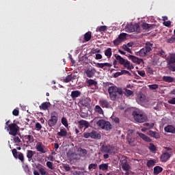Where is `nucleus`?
<instances>
[{
	"label": "nucleus",
	"mask_w": 175,
	"mask_h": 175,
	"mask_svg": "<svg viewBox=\"0 0 175 175\" xmlns=\"http://www.w3.org/2000/svg\"><path fill=\"white\" fill-rule=\"evenodd\" d=\"M36 150L38 151V152H41V154H45V152H47V149L44 145H43V143L42 142H38L36 146Z\"/></svg>",
	"instance_id": "nucleus-10"
},
{
	"label": "nucleus",
	"mask_w": 175,
	"mask_h": 175,
	"mask_svg": "<svg viewBox=\"0 0 175 175\" xmlns=\"http://www.w3.org/2000/svg\"><path fill=\"white\" fill-rule=\"evenodd\" d=\"M126 32H137L140 33V26L139 25H132V24H127L125 27Z\"/></svg>",
	"instance_id": "nucleus-7"
},
{
	"label": "nucleus",
	"mask_w": 175,
	"mask_h": 175,
	"mask_svg": "<svg viewBox=\"0 0 175 175\" xmlns=\"http://www.w3.org/2000/svg\"><path fill=\"white\" fill-rule=\"evenodd\" d=\"M168 69L171 72H175V54H170V58L167 60Z\"/></svg>",
	"instance_id": "nucleus-8"
},
{
	"label": "nucleus",
	"mask_w": 175,
	"mask_h": 175,
	"mask_svg": "<svg viewBox=\"0 0 175 175\" xmlns=\"http://www.w3.org/2000/svg\"><path fill=\"white\" fill-rule=\"evenodd\" d=\"M77 78L76 74H70L67 75L66 78L63 79V83H70V81H73V80H76Z\"/></svg>",
	"instance_id": "nucleus-12"
},
{
	"label": "nucleus",
	"mask_w": 175,
	"mask_h": 175,
	"mask_svg": "<svg viewBox=\"0 0 175 175\" xmlns=\"http://www.w3.org/2000/svg\"><path fill=\"white\" fill-rule=\"evenodd\" d=\"M108 93L111 100H117V98L122 95V89L116 85L110 86L108 88Z\"/></svg>",
	"instance_id": "nucleus-1"
},
{
	"label": "nucleus",
	"mask_w": 175,
	"mask_h": 175,
	"mask_svg": "<svg viewBox=\"0 0 175 175\" xmlns=\"http://www.w3.org/2000/svg\"><path fill=\"white\" fill-rule=\"evenodd\" d=\"M122 49L123 50H124L125 51H127V53H130V54H132V51L131 50V49H129L126 44H123L122 45Z\"/></svg>",
	"instance_id": "nucleus-46"
},
{
	"label": "nucleus",
	"mask_w": 175,
	"mask_h": 175,
	"mask_svg": "<svg viewBox=\"0 0 175 175\" xmlns=\"http://www.w3.org/2000/svg\"><path fill=\"white\" fill-rule=\"evenodd\" d=\"M154 125H155V124L154 123H144V126H147L148 128H149V129H152V128H154Z\"/></svg>",
	"instance_id": "nucleus-48"
},
{
	"label": "nucleus",
	"mask_w": 175,
	"mask_h": 175,
	"mask_svg": "<svg viewBox=\"0 0 175 175\" xmlns=\"http://www.w3.org/2000/svg\"><path fill=\"white\" fill-rule=\"evenodd\" d=\"M79 125L85 126V129H87L90 126V122L87 120H81L78 122Z\"/></svg>",
	"instance_id": "nucleus-28"
},
{
	"label": "nucleus",
	"mask_w": 175,
	"mask_h": 175,
	"mask_svg": "<svg viewBox=\"0 0 175 175\" xmlns=\"http://www.w3.org/2000/svg\"><path fill=\"white\" fill-rule=\"evenodd\" d=\"M57 122H58V113L57 111H53L51 113L50 119L47 121L49 127L53 128V126H55Z\"/></svg>",
	"instance_id": "nucleus-5"
},
{
	"label": "nucleus",
	"mask_w": 175,
	"mask_h": 175,
	"mask_svg": "<svg viewBox=\"0 0 175 175\" xmlns=\"http://www.w3.org/2000/svg\"><path fill=\"white\" fill-rule=\"evenodd\" d=\"M70 96H71L72 99L73 100H75L77 99V98L81 96V92H80V90H74V91L71 92Z\"/></svg>",
	"instance_id": "nucleus-17"
},
{
	"label": "nucleus",
	"mask_w": 175,
	"mask_h": 175,
	"mask_svg": "<svg viewBox=\"0 0 175 175\" xmlns=\"http://www.w3.org/2000/svg\"><path fill=\"white\" fill-rule=\"evenodd\" d=\"M138 136L144 140V142H146L147 143H151L152 140L151 138H150L148 136L146 135L145 134H143L142 133H138Z\"/></svg>",
	"instance_id": "nucleus-23"
},
{
	"label": "nucleus",
	"mask_w": 175,
	"mask_h": 175,
	"mask_svg": "<svg viewBox=\"0 0 175 175\" xmlns=\"http://www.w3.org/2000/svg\"><path fill=\"white\" fill-rule=\"evenodd\" d=\"M159 55H160V57H162L163 58L166 57V53L165 52V51L161 49L159 51Z\"/></svg>",
	"instance_id": "nucleus-55"
},
{
	"label": "nucleus",
	"mask_w": 175,
	"mask_h": 175,
	"mask_svg": "<svg viewBox=\"0 0 175 175\" xmlns=\"http://www.w3.org/2000/svg\"><path fill=\"white\" fill-rule=\"evenodd\" d=\"M68 135V131L65 129H61L60 131L57 133V136H60L61 137H65Z\"/></svg>",
	"instance_id": "nucleus-30"
},
{
	"label": "nucleus",
	"mask_w": 175,
	"mask_h": 175,
	"mask_svg": "<svg viewBox=\"0 0 175 175\" xmlns=\"http://www.w3.org/2000/svg\"><path fill=\"white\" fill-rule=\"evenodd\" d=\"M96 70H95V68H88L85 71V73L87 76V77H94V76H95V73H96Z\"/></svg>",
	"instance_id": "nucleus-14"
},
{
	"label": "nucleus",
	"mask_w": 175,
	"mask_h": 175,
	"mask_svg": "<svg viewBox=\"0 0 175 175\" xmlns=\"http://www.w3.org/2000/svg\"><path fill=\"white\" fill-rule=\"evenodd\" d=\"M165 132H167V133H175V127L173 125H167L164 128Z\"/></svg>",
	"instance_id": "nucleus-18"
},
{
	"label": "nucleus",
	"mask_w": 175,
	"mask_h": 175,
	"mask_svg": "<svg viewBox=\"0 0 175 175\" xmlns=\"http://www.w3.org/2000/svg\"><path fill=\"white\" fill-rule=\"evenodd\" d=\"M90 137L91 139H100L102 137V135H100V133L95 131H92L90 133Z\"/></svg>",
	"instance_id": "nucleus-24"
},
{
	"label": "nucleus",
	"mask_w": 175,
	"mask_h": 175,
	"mask_svg": "<svg viewBox=\"0 0 175 175\" xmlns=\"http://www.w3.org/2000/svg\"><path fill=\"white\" fill-rule=\"evenodd\" d=\"M129 59H131L134 64H137V65H142V64H144L143 59H139V57L136 56L129 55Z\"/></svg>",
	"instance_id": "nucleus-11"
},
{
	"label": "nucleus",
	"mask_w": 175,
	"mask_h": 175,
	"mask_svg": "<svg viewBox=\"0 0 175 175\" xmlns=\"http://www.w3.org/2000/svg\"><path fill=\"white\" fill-rule=\"evenodd\" d=\"M163 81H165V83H173L174 82V78L170 76H163Z\"/></svg>",
	"instance_id": "nucleus-29"
},
{
	"label": "nucleus",
	"mask_w": 175,
	"mask_h": 175,
	"mask_svg": "<svg viewBox=\"0 0 175 175\" xmlns=\"http://www.w3.org/2000/svg\"><path fill=\"white\" fill-rule=\"evenodd\" d=\"M39 172L41 175H49V172H46V170L44 167H40Z\"/></svg>",
	"instance_id": "nucleus-44"
},
{
	"label": "nucleus",
	"mask_w": 175,
	"mask_h": 175,
	"mask_svg": "<svg viewBox=\"0 0 175 175\" xmlns=\"http://www.w3.org/2000/svg\"><path fill=\"white\" fill-rule=\"evenodd\" d=\"M113 54V52L111 51V48H108L105 51V55L107 57V58H111V55Z\"/></svg>",
	"instance_id": "nucleus-35"
},
{
	"label": "nucleus",
	"mask_w": 175,
	"mask_h": 175,
	"mask_svg": "<svg viewBox=\"0 0 175 175\" xmlns=\"http://www.w3.org/2000/svg\"><path fill=\"white\" fill-rule=\"evenodd\" d=\"M111 120L115 122V124H120V118L115 117V116H111Z\"/></svg>",
	"instance_id": "nucleus-53"
},
{
	"label": "nucleus",
	"mask_w": 175,
	"mask_h": 175,
	"mask_svg": "<svg viewBox=\"0 0 175 175\" xmlns=\"http://www.w3.org/2000/svg\"><path fill=\"white\" fill-rule=\"evenodd\" d=\"M154 47V44L151 42H146L145 44L144 49L148 53L152 51V48Z\"/></svg>",
	"instance_id": "nucleus-22"
},
{
	"label": "nucleus",
	"mask_w": 175,
	"mask_h": 175,
	"mask_svg": "<svg viewBox=\"0 0 175 175\" xmlns=\"http://www.w3.org/2000/svg\"><path fill=\"white\" fill-rule=\"evenodd\" d=\"M100 150L102 152H106V154H110V152H111V146L109 145L108 146L103 145L101 146Z\"/></svg>",
	"instance_id": "nucleus-20"
},
{
	"label": "nucleus",
	"mask_w": 175,
	"mask_h": 175,
	"mask_svg": "<svg viewBox=\"0 0 175 175\" xmlns=\"http://www.w3.org/2000/svg\"><path fill=\"white\" fill-rule=\"evenodd\" d=\"M122 75H123L122 70H121V72H117L115 74H113V77L117 78L119 76H122Z\"/></svg>",
	"instance_id": "nucleus-58"
},
{
	"label": "nucleus",
	"mask_w": 175,
	"mask_h": 175,
	"mask_svg": "<svg viewBox=\"0 0 175 175\" xmlns=\"http://www.w3.org/2000/svg\"><path fill=\"white\" fill-rule=\"evenodd\" d=\"M146 165L148 167H152V166H155V160H148Z\"/></svg>",
	"instance_id": "nucleus-39"
},
{
	"label": "nucleus",
	"mask_w": 175,
	"mask_h": 175,
	"mask_svg": "<svg viewBox=\"0 0 175 175\" xmlns=\"http://www.w3.org/2000/svg\"><path fill=\"white\" fill-rule=\"evenodd\" d=\"M142 29H150V28H152V25L148 24L147 23H144L142 25Z\"/></svg>",
	"instance_id": "nucleus-36"
},
{
	"label": "nucleus",
	"mask_w": 175,
	"mask_h": 175,
	"mask_svg": "<svg viewBox=\"0 0 175 175\" xmlns=\"http://www.w3.org/2000/svg\"><path fill=\"white\" fill-rule=\"evenodd\" d=\"M96 125L101 128V129H105V131H110L111 129V124L110 122H107L105 120H100L96 122Z\"/></svg>",
	"instance_id": "nucleus-6"
},
{
	"label": "nucleus",
	"mask_w": 175,
	"mask_h": 175,
	"mask_svg": "<svg viewBox=\"0 0 175 175\" xmlns=\"http://www.w3.org/2000/svg\"><path fill=\"white\" fill-rule=\"evenodd\" d=\"M50 106H51V104L49 102H44L40 105V110H47Z\"/></svg>",
	"instance_id": "nucleus-26"
},
{
	"label": "nucleus",
	"mask_w": 175,
	"mask_h": 175,
	"mask_svg": "<svg viewBox=\"0 0 175 175\" xmlns=\"http://www.w3.org/2000/svg\"><path fill=\"white\" fill-rule=\"evenodd\" d=\"M170 157H171V154L169 152H165L161 154V161L167 162V160L170 158Z\"/></svg>",
	"instance_id": "nucleus-19"
},
{
	"label": "nucleus",
	"mask_w": 175,
	"mask_h": 175,
	"mask_svg": "<svg viewBox=\"0 0 175 175\" xmlns=\"http://www.w3.org/2000/svg\"><path fill=\"white\" fill-rule=\"evenodd\" d=\"M46 166L49 167V169H51L53 170L54 169V166H53V163L51 161L46 162Z\"/></svg>",
	"instance_id": "nucleus-56"
},
{
	"label": "nucleus",
	"mask_w": 175,
	"mask_h": 175,
	"mask_svg": "<svg viewBox=\"0 0 175 175\" xmlns=\"http://www.w3.org/2000/svg\"><path fill=\"white\" fill-rule=\"evenodd\" d=\"M96 167H98L97 163H92V164H90L88 166L89 170H92V169L95 170L96 169Z\"/></svg>",
	"instance_id": "nucleus-42"
},
{
	"label": "nucleus",
	"mask_w": 175,
	"mask_h": 175,
	"mask_svg": "<svg viewBox=\"0 0 175 175\" xmlns=\"http://www.w3.org/2000/svg\"><path fill=\"white\" fill-rule=\"evenodd\" d=\"M99 170H103V172H107L109 170V164L103 163L99 165Z\"/></svg>",
	"instance_id": "nucleus-32"
},
{
	"label": "nucleus",
	"mask_w": 175,
	"mask_h": 175,
	"mask_svg": "<svg viewBox=\"0 0 175 175\" xmlns=\"http://www.w3.org/2000/svg\"><path fill=\"white\" fill-rule=\"evenodd\" d=\"M125 95L126 96H131V95H133V92L131 90L126 89Z\"/></svg>",
	"instance_id": "nucleus-50"
},
{
	"label": "nucleus",
	"mask_w": 175,
	"mask_h": 175,
	"mask_svg": "<svg viewBox=\"0 0 175 175\" xmlns=\"http://www.w3.org/2000/svg\"><path fill=\"white\" fill-rule=\"evenodd\" d=\"M149 150L152 152H154V151H157V147H155V145L154 144L150 143V146H149Z\"/></svg>",
	"instance_id": "nucleus-43"
},
{
	"label": "nucleus",
	"mask_w": 175,
	"mask_h": 175,
	"mask_svg": "<svg viewBox=\"0 0 175 175\" xmlns=\"http://www.w3.org/2000/svg\"><path fill=\"white\" fill-rule=\"evenodd\" d=\"M167 43H174L175 42V36H172V38H168L166 40Z\"/></svg>",
	"instance_id": "nucleus-52"
},
{
	"label": "nucleus",
	"mask_w": 175,
	"mask_h": 175,
	"mask_svg": "<svg viewBox=\"0 0 175 175\" xmlns=\"http://www.w3.org/2000/svg\"><path fill=\"white\" fill-rule=\"evenodd\" d=\"M107 29V27L106 26H100L96 29V31H98V32H105Z\"/></svg>",
	"instance_id": "nucleus-41"
},
{
	"label": "nucleus",
	"mask_w": 175,
	"mask_h": 175,
	"mask_svg": "<svg viewBox=\"0 0 175 175\" xmlns=\"http://www.w3.org/2000/svg\"><path fill=\"white\" fill-rule=\"evenodd\" d=\"M33 154H35V152L28 150L27 152V158L28 159V161H31L32 160V157H33Z\"/></svg>",
	"instance_id": "nucleus-33"
},
{
	"label": "nucleus",
	"mask_w": 175,
	"mask_h": 175,
	"mask_svg": "<svg viewBox=\"0 0 175 175\" xmlns=\"http://www.w3.org/2000/svg\"><path fill=\"white\" fill-rule=\"evenodd\" d=\"M98 103L103 109H109L110 107V101L106 99H101L98 101Z\"/></svg>",
	"instance_id": "nucleus-13"
},
{
	"label": "nucleus",
	"mask_w": 175,
	"mask_h": 175,
	"mask_svg": "<svg viewBox=\"0 0 175 175\" xmlns=\"http://www.w3.org/2000/svg\"><path fill=\"white\" fill-rule=\"evenodd\" d=\"M118 38L122 42L123 40H125L126 39V33H121L118 36Z\"/></svg>",
	"instance_id": "nucleus-40"
},
{
	"label": "nucleus",
	"mask_w": 175,
	"mask_h": 175,
	"mask_svg": "<svg viewBox=\"0 0 175 175\" xmlns=\"http://www.w3.org/2000/svg\"><path fill=\"white\" fill-rule=\"evenodd\" d=\"M115 58L118 61L120 65H123L124 68H126L128 70H132L133 69V65L131 64V62L125 59H124L121 55L118 54L114 55Z\"/></svg>",
	"instance_id": "nucleus-4"
},
{
	"label": "nucleus",
	"mask_w": 175,
	"mask_h": 175,
	"mask_svg": "<svg viewBox=\"0 0 175 175\" xmlns=\"http://www.w3.org/2000/svg\"><path fill=\"white\" fill-rule=\"evenodd\" d=\"M163 170V168H162V167L159 165L155 166L153 169V174L154 175H158L159 174V173H162Z\"/></svg>",
	"instance_id": "nucleus-27"
},
{
	"label": "nucleus",
	"mask_w": 175,
	"mask_h": 175,
	"mask_svg": "<svg viewBox=\"0 0 175 175\" xmlns=\"http://www.w3.org/2000/svg\"><path fill=\"white\" fill-rule=\"evenodd\" d=\"M148 136H150L151 137H154V139H160L161 138V135H159V133L157 132V131H153L150 130L148 132Z\"/></svg>",
	"instance_id": "nucleus-21"
},
{
	"label": "nucleus",
	"mask_w": 175,
	"mask_h": 175,
	"mask_svg": "<svg viewBox=\"0 0 175 175\" xmlns=\"http://www.w3.org/2000/svg\"><path fill=\"white\" fill-rule=\"evenodd\" d=\"M91 38H92V33L91 31H88L84 35V40L85 42H90L91 40Z\"/></svg>",
	"instance_id": "nucleus-31"
},
{
	"label": "nucleus",
	"mask_w": 175,
	"mask_h": 175,
	"mask_svg": "<svg viewBox=\"0 0 175 175\" xmlns=\"http://www.w3.org/2000/svg\"><path fill=\"white\" fill-rule=\"evenodd\" d=\"M133 117L136 121V122H139V124H143V122H146L147 121V116L140 111H134L133 112Z\"/></svg>",
	"instance_id": "nucleus-3"
},
{
	"label": "nucleus",
	"mask_w": 175,
	"mask_h": 175,
	"mask_svg": "<svg viewBox=\"0 0 175 175\" xmlns=\"http://www.w3.org/2000/svg\"><path fill=\"white\" fill-rule=\"evenodd\" d=\"M5 129L9 132V135L16 136L18 132V126L16 123H11L10 120L5 122Z\"/></svg>",
	"instance_id": "nucleus-2"
},
{
	"label": "nucleus",
	"mask_w": 175,
	"mask_h": 175,
	"mask_svg": "<svg viewBox=\"0 0 175 175\" xmlns=\"http://www.w3.org/2000/svg\"><path fill=\"white\" fill-rule=\"evenodd\" d=\"M121 42H122L120 39H119L118 38H116L114 41H113V44H115V46H118V44H120V43H121Z\"/></svg>",
	"instance_id": "nucleus-57"
},
{
	"label": "nucleus",
	"mask_w": 175,
	"mask_h": 175,
	"mask_svg": "<svg viewBox=\"0 0 175 175\" xmlns=\"http://www.w3.org/2000/svg\"><path fill=\"white\" fill-rule=\"evenodd\" d=\"M96 66L97 68H100V69H103L105 66H107V68H111L113 65H111V64H109V63H97L96 64Z\"/></svg>",
	"instance_id": "nucleus-25"
},
{
	"label": "nucleus",
	"mask_w": 175,
	"mask_h": 175,
	"mask_svg": "<svg viewBox=\"0 0 175 175\" xmlns=\"http://www.w3.org/2000/svg\"><path fill=\"white\" fill-rule=\"evenodd\" d=\"M27 138H28L29 143H33V135H27Z\"/></svg>",
	"instance_id": "nucleus-63"
},
{
	"label": "nucleus",
	"mask_w": 175,
	"mask_h": 175,
	"mask_svg": "<svg viewBox=\"0 0 175 175\" xmlns=\"http://www.w3.org/2000/svg\"><path fill=\"white\" fill-rule=\"evenodd\" d=\"M18 113H19V111L17 109H14L12 111V114H13V116H15V117H17V116H18Z\"/></svg>",
	"instance_id": "nucleus-59"
},
{
	"label": "nucleus",
	"mask_w": 175,
	"mask_h": 175,
	"mask_svg": "<svg viewBox=\"0 0 175 175\" xmlns=\"http://www.w3.org/2000/svg\"><path fill=\"white\" fill-rule=\"evenodd\" d=\"M14 143H21V139L18 137H14Z\"/></svg>",
	"instance_id": "nucleus-60"
},
{
	"label": "nucleus",
	"mask_w": 175,
	"mask_h": 175,
	"mask_svg": "<svg viewBox=\"0 0 175 175\" xmlns=\"http://www.w3.org/2000/svg\"><path fill=\"white\" fill-rule=\"evenodd\" d=\"M94 110L96 113H98V114H103V109H102V108L99 105H96Z\"/></svg>",
	"instance_id": "nucleus-37"
},
{
	"label": "nucleus",
	"mask_w": 175,
	"mask_h": 175,
	"mask_svg": "<svg viewBox=\"0 0 175 175\" xmlns=\"http://www.w3.org/2000/svg\"><path fill=\"white\" fill-rule=\"evenodd\" d=\"M120 163H121V166L123 169V170H124L125 172H128V170H129V169H131V165H129V164H128V161L124 159L120 161Z\"/></svg>",
	"instance_id": "nucleus-15"
},
{
	"label": "nucleus",
	"mask_w": 175,
	"mask_h": 175,
	"mask_svg": "<svg viewBox=\"0 0 175 175\" xmlns=\"http://www.w3.org/2000/svg\"><path fill=\"white\" fill-rule=\"evenodd\" d=\"M12 155L15 159H19L22 162V163H24V154L22 152H19L18 154H17V149L14 148L12 150Z\"/></svg>",
	"instance_id": "nucleus-9"
},
{
	"label": "nucleus",
	"mask_w": 175,
	"mask_h": 175,
	"mask_svg": "<svg viewBox=\"0 0 175 175\" xmlns=\"http://www.w3.org/2000/svg\"><path fill=\"white\" fill-rule=\"evenodd\" d=\"M36 129H37V131H40V129H42V124H40V123L37 122L36 124Z\"/></svg>",
	"instance_id": "nucleus-61"
},
{
	"label": "nucleus",
	"mask_w": 175,
	"mask_h": 175,
	"mask_svg": "<svg viewBox=\"0 0 175 175\" xmlns=\"http://www.w3.org/2000/svg\"><path fill=\"white\" fill-rule=\"evenodd\" d=\"M168 103L170 105H175V97L172 98V99L168 100Z\"/></svg>",
	"instance_id": "nucleus-64"
},
{
	"label": "nucleus",
	"mask_w": 175,
	"mask_h": 175,
	"mask_svg": "<svg viewBox=\"0 0 175 175\" xmlns=\"http://www.w3.org/2000/svg\"><path fill=\"white\" fill-rule=\"evenodd\" d=\"M158 84L148 85V88L150 90H158Z\"/></svg>",
	"instance_id": "nucleus-49"
},
{
	"label": "nucleus",
	"mask_w": 175,
	"mask_h": 175,
	"mask_svg": "<svg viewBox=\"0 0 175 175\" xmlns=\"http://www.w3.org/2000/svg\"><path fill=\"white\" fill-rule=\"evenodd\" d=\"M146 72L147 73H149V75H154V70L150 66H148L146 68Z\"/></svg>",
	"instance_id": "nucleus-54"
},
{
	"label": "nucleus",
	"mask_w": 175,
	"mask_h": 175,
	"mask_svg": "<svg viewBox=\"0 0 175 175\" xmlns=\"http://www.w3.org/2000/svg\"><path fill=\"white\" fill-rule=\"evenodd\" d=\"M87 84H88L89 87L94 86V88H92L93 90H96L98 88V82L94 79H88L87 81Z\"/></svg>",
	"instance_id": "nucleus-16"
},
{
	"label": "nucleus",
	"mask_w": 175,
	"mask_h": 175,
	"mask_svg": "<svg viewBox=\"0 0 175 175\" xmlns=\"http://www.w3.org/2000/svg\"><path fill=\"white\" fill-rule=\"evenodd\" d=\"M79 151H80L81 155H83V157H85L86 154H87L88 152L87 151V150L83 149V148H81L79 149Z\"/></svg>",
	"instance_id": "nucleus-51"
},
{
	"label": "nucleus",
	"mask_w": 175,
	"mask_h": 175,
	"mask_svg": "<svg viewBox=\"0 0 175 175\" xmlns=\"http://www.w3.org/2000/svg\"><path fill=\"white\" fill-rule=\"evenodd\" d=\"M90 53L91 54H98L99 53H101V51L99 49H92Z\"/></svg>",
	"instance_id": "nucleus-47"
},
{
	"label": "nucleus",
	"mask_w": 175,
	"mask_h": 175,
	"mask_svg": "<svg viewBox=\"0 0 175 175\" xmlns=\"http://www.w3.org/2000/svg\"><path fill=\"white\" fill-rule=\"evenodd\" d=\"M83 137H85V139H89V137H91V133H84Z\"/></svg>",
	"instance_id": "nucleus-62"
},
{
	"label": "nucleus",
	"mask_w": 175,
	"mask_h": 175,
	"mask_svg": "<svg viewBox=\"0 0 175 175\" xmlns=\"http://www.w3.org/2000/svg\"><path fill=\"white\" fill-rule=\"evenodd\" d=\"M79 105H81L82 106H84L85 107H87L88 106V102H87V100H81L79 101Z\"/></svg>",
	"instance_id": "nucleus-45"
},
{
	"label": "nucleus",
	"mask_w": 175,
	"mask_h": 175,
	"mask_svg": "<svg viewBox=\"0 0 175 175\" xmlns=\"http://www.w3.org/2000/svg\"><path fill=\"white\" fill-rule=\"evenodd\" d=\"M148 51H146V48H142L139 52L138 54L139 57H146L148 54Z\"/></svg>",
	"instance_id": "nucleus-34"
},
{
	"label": "nucleus",
	"mask_w": 175,
	"mask_h": 175,
	"mask_svg": "<svg viewBox=\"0 0 175 175\" xmlns=\"http://www.w3.org/2000/svg\"><path fill=\"white\" fill-rule=\"evenodd\" d=\"M61 122H62V125H64V126H65V128H68V126H69V124H68V120L66 119V118L62 117Z\"/></svg>",
	"instance_id": "nucleus-38"
}]
</instances>
